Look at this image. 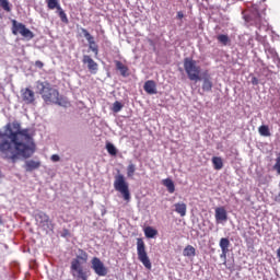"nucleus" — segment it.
<instances>
[{"label": "nucleus", "instance_id": "obj_24", "mask_svg": "<svg viewBox=\"0 0 280 280\" xmlns=\"http://www.w3.org/2000/svg\"><path fill=\"white\" fill-rule=\"evenodd\" d=\"M212 165H213L214 170L220 171V170H222V167H224V161H222V158H220V156H213Z\"/></svg>", "mask_w": 280, "mask_h": 280}, {"label": "nucleus", "instance_id": "obj_25", "mask_svg": "<svg viewBox=\"0 0 280 280\" xmlns=\"http://www.w3.org/2000/svg\"><path fill=\"white\" fill-rule=\"evenodd\" d=\"M184 257H196V247L187 245L183 250Z\"/></svg>", "mask_w": 280, "mask_h": 280}, {"label": "nucleus", "instance_id": "obj_1", "mask_svg": "<svg viewBox=\"0 0 280 280\" xmlns=\"http://www.w3.org/2000/svg\"><path fill=\"white\" fill-rule=\"evenodd\" d=\"M0 139H10L0 141V156L4 161L16 163L21 158L31 159L36 152L34 133L27 128L22 129L18 120L4 126V132H0Z\"/></svg>", "mask_w": 280, "mask_h": 280}, {"label": "nucleus", "instance_id": "obj_16", "mask_svg": "<svg viewBox=\"0 0 280 280\" xmlns=\"http://www.w3.org/2000/svg\"><path fill=\"white\" fill-rule=\"evenodd\" d=\"M22 100L26 104H34V102H36L34 91L30 90V88L22 90Z\"/></svg>", "mask_w": 280, "mask_h": 280}, {"label": "nucleus", "instance_id": "obj_11", "mask_svg": "<svg viewBox=\"0 0 280 280\" xmlns=\"http://www.w3.org/2000/svg\"><path fill=\"white\" fill-rule=\"evenodd\" d=\"M244 21L248 23V25H255L258 30H261V14L255 11L248 14H244Z\"/></svg>", "mask_w": 280, "mask_h": 280}, {"label": "nucleus", "instance_id": "obj_22", "mask_svg": "<svg viewBox=\"0 0 280 280\" xmlns=\"http://www.w3.org/2000/svg\"><path fill=\"white\" fill-rule=\"evenodd\" d=\"M115 65L116 69L120 71V75H122V78H128V68L126 65H124L121 61H116Z\"/></svg>", "mask_w": 280, "mask_h": 280}, {"label": "nucleus", "instance_id": "obj_32", "mask_svg": "<svg viewBox=\"0 0 280 280\" xmlns=\"http://www.w3.org/2000/svg\"><path fill=\"white\" fill-rule=\"evenodd\" d=\"M135 172H137V166L132 163H130L127 166V176L128 178H132V176H135Z\"/></svg>", "mask_w": 280, "mask_h": 280}, {"label": "nucleus", "instance_id": "obj_20", "mask_svg": "<svg viewBox=\"0 0 280 280\" xmlns=\"http://www.w3.org/2000/svg\"><path fill=\"white\" fill-rule=\"evenodd\" d=\"M40 167V162H36L34 160H28L25 162L24 170L26 172H34V170H38Z\"/></svg>", "mask_w": 280, "mask_h": 280}, {"label": "nucleus", "instance_id": "obj_10", "mask_svg": "<svg viewBox=\"0 0 280 280\" xmlns=\"http://www.w3.org/2000/svg\"><path fill=\"white\" fill-rule=\"evenodd\" d=\"M81 32L89 43V49L93 51L94 56H98L100 47L97 46V43H95V38L93 37V35H91V33H89L86 28H81Z\"/></svg>", "mask_w": 280, "mask_h": 280}, {"label": "nucleus", "instance_id": "obj_13", "mask_svg": "<svg viewBox=\"0 0 280 280\" xmlns=\"http://www.w3.org/2000/svg\"><path fill=\"white\" fill-rule=\"evenodd\" d=\"M214 218L215 222H226L229 220V214L226 212V209L224 207H218L214 210Z\"/></svg>", "mask_w": 280, "mask_h": 280}, {"label": "nucleus", "instance_id": "obj_26", "mask_svg": "<svg viewBox=\"0 0 280 280\" xmlns=\"http://www.w3.org/2000/svg\"><path fill=\"white\" fill-rule=\"evenodd\" d=\"M48 10H57L59 11L62 7H60L59 0H46Z\"/></svg>", "mask_w": 280, "mask_h": 280}, {"label": "nucleus", "instance_id": "obj_21", "mask_svg": "<svg viewBox=\"0 0 280 280\" xmlns=\"http://www.w3.org/2000/svg\"><path fill=\"white\" fill-rule=\"evenodd\" d=\"M162 185L166 187L168 194H174V191H176V186L174 185V180H172L171 178L163 179Z\"/></svg>", "mask_w": 280, "mask_h": 280}, {"label": "nucleus", "instance_id": "obj_27", "mask_svg": "<svg viewBox=\"0 0 280 280\" xmlns=\"http://www.w3.org/2000/svg\"><path fill=\"white\" fill-rule=\"evenodd\" d=\"M57 14L61 21V23H65L66 25H68L69 23V18H67V13L65 12V10L62 9V7L57 11Z\"/></svg>", "mask_w": 280, "mask_h": 280}, {"label": "nucleus", "instance_id": "obj_14", "mask_svg": "<svg viewBox=\"0 0 280 280\" xmlns=\"http://www.w3.org/2000/svg\"><path fill=\"white\" fill-rule=\"evenodd\" d=\"M219 246L221 248V259H226V255H229V247L231 246V241L228 237H222L219 242Z\"/></svg>", "mask_w": 280, "mask_h": 280}, {"label": "nucleus", "instance_id": "obj_6", "mask_svg": "<svg viewBox=\"0 0 280 280\" xmlns=\"http://www.w3.org/2000/svg\"><path fill=\"white\" fill-rule=\"evenodd\" d=\"M36 226L38 229H42V231H51L54 229V223L51 219L49 218V214H47L44 211H37L34 215Z\"/></svg>", "mask_w": 280, "mask_h": 280}, {"label": "nucleus", "instance_id": "obj_35", "mask_svg": "<svg viewBox=\"0 0 280 280\" xmlns=\"http://www.w3.org/2000/svg\"><path fill=\"white\" fill-rule=\"evenodd\" d=\"M176 19H177L178 21H183V19H185V13H183V11H178V12H177V15H176Z\"/></svg>", "mask_w": 280, "mask_h": 280}, {"label": "nucleus", "instance_id": "obj_12", "mask_svg": "<svg viewBox=\"0 0 280 280\" xmlns=\"http://www.w3.org/2000/svg\"><path fill=\"white\" fill-rule=\"evenodd\" d=\"M82 62L83 65H86V68L92 75H95L100 70V65H97V62L93 60L90 55H83Z\"/></svg>", "mask_w": 280, "mask_h": 280}, {"label": "nucleus", "instance_id": "obj_19", "mask_svg": "<svg viewBox=\"0 0 280 280\" xmlns=\"http://www.w3.org/2000/svg\"><path fill=\"white\" fill-rule=\"evenodd\" d=\"M175 212L180 215V218H185L187 215V203L185 202H177L174 205Z\"/></svg>", "mask_w": 280, "mask_h": 280}, {"label": "nucleus", "instance_id": "obj_9", "mask_svg": "<svg viewBox=\"0 0 280 280\" xmlns=\"http://www.w3.org/2000/svg\"><path fill=\"white\" fill-rule=\"evenodd\" d=\"M91 264L92 270H94L95 275L98 277H106L108 275V268L104 266V262L98 257H93Z\"/></svg>", "mask_w": 280, "mask_h": 280}, {"label": "nucleus", "instance_id": "obj_15", "mask_svg": "<svg viewBox=\"0 0 280 280\" xmlns=\"http://www.w3.org/2000/svg\"><path fill=\"white\" fill-rule=\"evenodd\" d=\"M202 80V92L203 93H211L213 91V81L211 80V75L206 74L203 78H201Z\"/></svg>", "mask_w": 280, "mask_h": 280}, {"label": "nucleus", "instance_id": "obj_2", "mask_svg": "<svg viewBox=\"0 0 280 280\" xmlns=\"http://www.w3.org/2000/svg\"><path fill=\"white\" fill-rule=\"evenodd\" d=\"M40 86L39 95H42V100H44L46 104H58V102H60V93L58 90L51 88L49 82L40 83Z\"/></svg>", "mask_w": 280, "mask_h": 280}, {"label": "nucleus", "instance_id": "obj_7", "mask_svg": "<svg viewBox=\"0 0 280 280\" xmlns=\"http://www.w3.org/2000/svg\"><path fill=\"white\" fill-rule=\"evenodd\" d=\"M11 23H12L11 32L13 36H19V34H21L23 38H28V40H32V38H34V33L30 31V28H27L25 24L16 20H12Z\"/></svg>", "mask_w": 280, "mask_h": 280}, {"label": "nucleus", "instance_id": "obj_28", "mask_svg": "<svg viewBox=\"0 0 280 280\" xmlns=\"http://www.w3.org/2000/svg\"><path fill=\"white\" fill-rule=\"evenodd\" d=\"M258 132L261 137H270V128H268L266 125H261L258 128Z\"/></svg>", "mask_w": 280, "mask_h": 280}, {"label": "nucleus", "instance_id": "obj_30", "mask_svg": "<svg viewBox=\"0 0 280 280\" xmlns=\"http://www.w3.org/2000/svg\"><path fill=\"white\" fill-rule=\"evenodd\" d=\"M217 40L219 43H221V45H224V46H226V45H229V43H231L229 35H224V34L218 35Z\"/></svg>", "mask_w": 280, "mask_h": 280}, {"label": "nucleus", "instance_id": "obj_17", "mask_svg": "<svg viewBox=\"0 0 280 280\" xmlns=\"http://www.w3.org/2000/svg\"><path fill=\"white\" fill-rule=\"evenodd\" d=\"M143 89L149 95H156V82L149 80L144 83Z\"/></svg>", "mask_w": 280, "mask_h": 280}, {"label": "nucleus", "instance_id": "obj_23", "mask_svg": "<svg viewBox=\"0 0 280 280\" xmlns=\"http://www.w3.org/2000/svg\"><path fill=\"white\" fill-rule=\"evenodd\" d=\"M144 235L149 240H152V238L156 237V235H159V231H156V229H154L152 226H147L144 229Z\"/></svg>", "mask_w": 280, "mask_h": 280}, {"label": "nucleus", "instance_id": "obj_31", "mask_svg": "<svg viewBox=\"0 0 280 280\" xmlns=\"http://www.w3.org/2000/svg\"><path fill=\"white\" fill-rule=\"evenodd\" d=\"M0 8H2L4 12H12V7H10V1L8 0H0Z\"/></svg>", "mask_w": 280, "mask_h": 280}, {"label": "nucleus", "instance_id": "obj_5", "mask_svg": "<svg viewBox=\"0 0 280 280\" xmlns=\"http://www.w3.org/2000/svg\"><path fill=\"white\" fill-rule=\"evenodd\" d=\"M137 254L139 261H141L144 268H147V270H152V261H150V257L145 250V242L143 238H137Z\"/></svg>", "mask_w": 280, "mask_h": 280}, {"label": "nucleus", "instance_id": "obj_8", "mask_svg": "<svg viewBox=\"0 0 280 280\" xmlns=\"http://www.w3.org/2000/svg\"><path fill=\"white\" fill-rule=\"evenodd\" d=\"M71 275L75 280H89V273L82 267V262L72 260L70 266Z\"/></svg>", "mask_w": 280, "mask_h": 280}, {"label": "nucleus", "instance_id": "obj_29", "mask_svg": "<svg viewBox=\"0 0 280 280\" xmlns=\"http://www.w3.org/2000/svg\"><path fill=\"white\" fill-rule=\"evenodd\" d=\"M106 150L110 156H117V148H115V144L107 142Z\"/></svg>", "mask_w": 280, "mask_h": 280}, {"label": "nucleus", "instance_id": "obj_18", "mask_svg": "<svg viewBox=\"0 0 280 280\" xmlns=\"http://www.w3.org/2000/svg\"><path fill=\"white\" fill-rule=\"evenodd\" d=\"M72 261H78L81 265L86 264V261H89V254L84 252V249H79L77 257L73 258Z\"/></svg>", "mask_w": 280, "mask_h": 280}, {"label": "nucleus", "instance_id": "obj_34", "mask_svg": "<svg viewBox=\"0 0 280 280\" xmlns=\"http://www.w3.org/2000/svg\"><path fill=\"white\" fill-rule=\"evenodd\" d=\"M50 161H52V163H58V161H60V155L58 154H52L50 156Z\"/></svg>", "mask_w": 280, "mask_h": 280}, {"label": "nucleus", "instance_id": "obj_36", "mask_svg": "<svg viewBox=\"0 0 280 280\" xmlns=\"http://www.w3.org/2000/svg\"><path fill=\"white\" fill-rule=\"evenodd\" d=\"M35 67H37V69H43V67H45V63H43V61H35Z\"/></svg>", "mask_w": 280, "mask_h": 280}, {"label": "nucleus", "instance_id": "obj_4", "mask_svg": "<svg viewBox=\"0 0 280 280\" xmlns=\"http://www.w3.org/2000/svg\"><path fill=\"white\" fill-rule=\"evenodd\" d=\"M114 189L121 194L124 200L126 202H130V188L128 186V182H126V177L122 174H118L115 176L114 180Z\"/></svg>", "mask_w": 280, "mask_h": 280}, {"label": "nucleus", "instance_id": "obj_37", "mask_svg": "<svg viewBox=\"0 0 280 280\" xmlns=\"http://www.w3.org/2000/svg\"><path fill=\"white\" fill-rule=\"evenodd\" d=\"M250 82L253 86H257V84H259V79H257V77H253Z\"/></svg>", "mask_w": 280, "mask_h": 280}, {"label": "nucleus", "instance_id": "obj_38", "mask_svg": "<svg viewBox=\"0 0 280 280\" xmlns=\"http://www.w3.org/2000/svg\"><path fill=\"white\" fill-rule=\"evenodd\" d=\"M277 258L280 261V247L277 249Z\"/></svg>", "mask_w": 280, "mask_h": 280}, {"label": "nucleus", "instance_id": "obj_39", "mask_svg": "<svg viewBox=\"0 0 280 280\" xmlns=\"http://www.w3.org/2000/svg\"><path fill=\"white\" fill-rule=\"evenodd\" d=\"M1 19H3V15L0 13V21H1Z\"/></svg>", "mask_w": 280, "mask_h": 280}, {"label": "nucleus", "instance_id": "obj_3", "mask_svg": "<svg viewBox=\"0 0 280 280\" xmlns=\"http://www.w3.org/2000/svg\"><path fill=\"white\" fill-rule=\"evenodd\" d=\"M184 69L191 82H198L202 80V78H200V66H198L196 60L192 58L187 57L184 59Z\"/></svg>", "mask_w": 280, "mask_h": 280}, {"label": "nucleus", "instance_id": "obj_33", "mask_svg": "<svg viewBox=\"0 0 280 280\" xmlns=\"http://www.w3.org/2000/svg\"><path fill=\"white\" fill-rule=\"evenodd\" d=\"M121 108H124V105L119 101H116L113 104V113H119L121 112Z\"/></svg>", "mask_w": 280, "mask_h": 280}]
</instances>
